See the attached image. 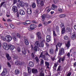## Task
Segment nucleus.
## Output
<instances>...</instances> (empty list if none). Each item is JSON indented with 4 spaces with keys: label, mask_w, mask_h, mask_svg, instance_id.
<instances>
[{
    "label": "nucleus",
    "mask_w": 76,
    "mask_h": 76,
    "mask_svg": "<svg viewBox=\"0 0 76 76\" xmlns=\"http://www.w3.org/2000/svg\"><path fill=\"white\" fill-rule=\"evenodd\" d=\"M4 3H5V2H1V4L0 7H2V6H3V4H4Z\"/></svg>",
    "instance_id": "52"
},
{
    "label": "nucleus",
    "mask_w": 76,
    "mask_h": 76,
    "mask_svg": "<svg viewBox=\"0 0 76 76\" xmlns=\"http://www.w3.org/2000/svg\"><path fill=\"white\" fill-rule=\"evenodd\" d=\"M53 2L55 4H56L58 2V0H54Z\"/></svg>",
    "instance_id": "53"
},
{
    "label": "nucleus",
    "mask_w": 76,
    "mask_h": 76,
    "mask_svg": "<svg viewBox=\"0 0 76 76\" xmlns=\"http://www.w3.org/2000/svg\"><path fill=\"white\" fill-rule=\"evenodd\" d=\"M45 65L47 66V68L48 69H49V65H50V64H49V62H47V61L45 62Z\"/></svg>",
    "instance_id": "27"
},
{
    "label": "nucleus",
    "mask_w": 76,
    "mask_h": 76,
    "mask_svg": "<svg viewBox=\"0 0 76 76\" xmlns=\"http://www.w3.org/2000/svg\"><path fill=\"white\" fill-rule=\"evenodd\" d=\"M17 50L18 52H20L21 51V50H20V48L19 47H18L17 48Z\"/></svg>",
    "instance_id": "48"
},
{
    "label": "nucleus",
    "mask_w": 76,
    "mask_h": 76,
    "mask_svg": "<svg viewBox=\"0 0 76 76\" xmlns=\"http://www.w3.org/2000/svg\"><path fill=\"white\" fill-rule=\"evenodd\" d=\"M60 26L61 27V33L62 34H64L66 32V27L64 26V24L61 23L60 24Z\"/></svg>",
    "instance_id": "1"
},
{
    "label": "nucleus",
    "mask_w": 76,
    "mask_h": 76,
    "mask_svg": "<svg viewBox=\"0 0 76 76\" xmlns=\"http://www.w3.org/2000/svg\"><path fill=\"white\" fill-rule=\"evenodd\" d=\"M13 12L16 13L18 12V7L16 6H13L12 9Z\"/></svg>",
    "instance_id": "8"
},
{
    "label": "nucleus",
    "mask_w": 76,
    "mask_h": 76,
    "mask_svg": "<svg viewBox=\"0 0 76 76\" xmlns=\"http://www.w3.org/2000/svg\"><path fill=\"white\" fill-rule=\"evenodd\" d=\"M31 57L33 58H35V55H34V54L33 53H32L31 55Z\"/></svg>",
    "instance_id": "54"
},
{
    "label": "nucleus",
    "mask_w": 76,
    "mask_h": 76,
    "mask_svg": "<svg viewBox=\"0 0 76 76\" xmlns=\"http://www.w3.org/2000/svg\"><path fill=\"white\" fill-rule=\"evenodd\" d=\"M17 17H18V18H19V12H17Z\"/></svg>",
    "instance_id": "61"
},
{
    "label": "nucleus",
    "mask_w": 76,
    "mask_h": 76,
    "mask_svg": "<svg viewBox=\"0 0 76 76\" xmlns=\"http://www.w3.org/2000/svg\"><path fill=\"white\" fill-rule=\"evenodd\" d=\"M13 58H14V59H17V58H18V56H14L13 57Z\"/></svg>",
    "instance_id": "58"
},
{
    "label": "nucleus",
    "mask_w": 76,
    "mask_h": 76,
    "mask_svg": "<svg viewBox=\"0 0 76 76\" xmlns=\"http://www.w3.org/2000/svg\"><path fill=\"white\" fill-rule=\"evenodd\" d=\"M51 41V37L49 35H48L46 37V42H49Z\"/></svg>",
    "instance_id": "12"
},
{
    "label": "nucleus",
    "mask_w": 76,
    "mask_h": 76,
    "mask_svg": "<svg viewBox=\"0 0 76 76\" xmlns=\"http://www.w3.org/2000/svg\"><path fill=\"white\" fill-rule=\"evenodd\" d=\"M51 59L52 61H54L55 60V57H51Z\"/></svg>",
    "instance_id": "57"
},
{
    "label": "nucleus",
    "mask_w": 76,
    "mask_h": 76,
    "mask_svg": "<svg viewBox=\"0 0 76 76\" xmlns=\"http://www.w3.org/2000/svg\"><path fill=\"white\" fill-rule=\"evenodd\" d=\"M39 44V43L38 41H37L35 42V46L34 47V51H37V49H38V45Z\"/></svg>",
    "instance_id": "7"
},
{
    "label": "nucleus",
    "mask_w": 76,
    "mask_h": 76,
    "mask_svg": "<svg viewBox=\"0 0 76 76\" xmlns=\"http://www.w3.org/2000/svg\"><path fill=\"white\" fill-rule=\"evenodd\" d=\"M14 4H15L17 3V0H14Z\"/></svg>",
    "instance_id": "62"
},
{
    "label": "nucleus",
    "mask_w": 76,
    "mask_h": 76,
    "mask_svg": "<svg viewBox=\"0 0 76 76\" xmlns=\"http://www.w3.org/2000/svg\"><path fill=\"white\" fill-rule=\"evenodd\" d=\"M64 39L65 40H67L69 39V37L67 36H64Z\"/></svg>",
    "instance_id": "37"
},
{
    "label": "nucleus",
    "mask_w": 76,
    "mask_h": 76,
    "mask_svg": "<svg viewBox=\"0 0 76 76\" xmlns=\"http://www.w3.org/2000/svg\"><path fill=\"white\" fill-rule=\"evenodd\" d=\"M49 52L51 55H53L54 53V50L53 48H50L49 49Z\"/></svg>",
    "instance_id": "11"
},
{
    "label": "nucleus",
    "mask_w": 76,
    "mask_h": 76,
    "mask_svg": "<svg viewBox=\"0 0 76 76\" xmlns=\"http://www.w3.org/2000/svg\"><path fill=\"white\" fill-rule=\"evenodd\" d=\"M13 39L14 40V41H16L17 40V39H16V37H13Z\"/></svg>",
    "instance_id": "55"
},
{
    "label": "nucleus",
    "mask_w": 76,
    "mask_h": 76,
    "mask_svg": "<svg viewBox=\"0 0 76 76\" xmlns=\"http://www.w3.org/2000/svg\"><path fill=\"white\" fill-rule=\"evenodd\" d=\"M28 41L27 39H24V42H25V43H26V42H27Z\"/></svg>",
    "instance_id": "63"
},
{
    "label": "nucleus",
    "mask_w": 76,
    "mask_h": 76,
    "mask_svg": "<svg viewBox=\"0 0 76 76\" xmlns=\"http://www.w3.org/2000/svg\"><path fill=\"white\" fill-rule=\"evenodd\" d=\"M45 10L48 13L50 12V11L51 10V8H49V7H47L45 9Z\"/></svg>",
    "instance_id": "30"
},
{
    "label": "nucleus",
    "mask_w": 76,
    "mask_h": 76,
    "mask_svg": "<svg viewBox=\"0 0 76 76\" xmlns=\"http://www.w3.org/2000/svg\"><path fill=\"white\" fill-rule=\"evenodd\" d=\"M58 11L60 13H61L63 11L62 10V9L61 8H59L58 9Z\"/></svg>",
    "instance_id": "43"
},
{
    "label": "nucleus",
    "mask_w": 76,
    "mask_h": 76,
    "mask_svg": "<svg viewBox=\"0 0 76 76\" xmlns=\"http://www.w3.org/2000/svg\"><path fill=\"white\" fill-rule=\"evenodd\" d=\"M15 64H17V65H18V64H19L20 65H21L22 64L21 62L19 61H17L15 62Z\"/></svg>",
    "instance_id": "34"
},
{
    "label": "nucleus",
    "mask_w": 76,
    "mask_h": 76,
    "mask_svg": "<svg viewBox=\"0 0 76 76\" xmlns=\"http://www.w3.org/2000/svg\"><path fill=\"white\" fill-rule=\"evenodd\" d=\"M6 16L7 17H9L10 16V13L8 12H7L6 13Z\"/></svg>",
    "instance_id": "50"
},
{
    "label": "nucleus",
    "mask_w": 76,
    "mask_h": 76,
    "mask_svg": "<svg viewBox=\"0 0 76 76\" xmlns=\"http://www.w3.org/2000/svg\"><path fill=\"white\" fill-rule=\"evenodd\" d=\"M2 39L5 41H7V42H10L12 40V38L9 36H7L5 37H2Z\"/></svg>",
    "instance_id": "2"
},
{
    "label": "nucleus",
    "mask_w": 76,
    "mask_h": 76,
    "mask_svg": "<svg viewBox=\"0 0 76 76\" xmlns=\"http://www.w3.org/2000/svg\"><path fill=\"white\" fill-rule=\"evenodd\" d=\"M59 17L61 18H63L65 17H66V15L64 14L60 15H59Z\"/></svg>",
    "instance_id": "28"
},
{
    "label": "nucleus",
    "mask_w": 76,
    "mask_h": 76,
    "mask_svg": "<svg viewBox=\"0 0 76 76\" xmlns=\"http://www.w3.org/2000/svg\"><path fill=\"white\" fill-rule=\"evenodd\" d=\"M20 5L21 7H23L25 5V3L23 2H21L20 3Z\"/></svg>",
    "instance_id": "31"
},
{
    "label": "nucleus",
    "mask_w": 76,
    "mask_h": 76,
    "mask_svg": "<svg viewBox=\"0 0 76 76\" xmlns=\"http://www.w3.org/2000/svg\"><path fill=\"white\" fill-rule=\"evenodd\" d=\"M8 46V47H9V49L10 48V50H13V49L15 48V46L12 45L11 44L9 45Z\"/></svg>",
    "instance_id": "17"
},
{
    "label": "nucleus",
    "mask_w": 76,
    "mask_h": 76,
    "mask_svg": "<svg viewBox=\"0 0 76 76\" xmlns=\"http://www.w3.org/2000/svg\"><path fill=\"white\" fill-rule=\"evenodd\" d=\"M6 56L8 60H10V59H11V58L10 57L9 55L8 54H6Z\"/></svg>",
    "instance_id": "26"
},
{
    "label": "nucleus",
    "mask_w": 76,
    "mask_h": 76,
    "mask_svg": "<svg viewBox=\"0 0 76 76\" xmlns=\"http://www.w3.org/2000/svg\"><path fill=\"white\" fill-rule=\"evenodd\" d=\"M32 71L33 73H38V70L36 69L33 68L32 69Z\"/></svg>",
    "instance_id": "18"
},
{
    "label": "nucleus",
    "mask_w": 76,
    "mask_h": 76,
    "mask_svg": "<svg viewBox=\"0 0 76 76\" xmlns=\"http://www.w3.org/2000/svg\"><path fill=\"white\" fill-rule=\"evenodd\" d=\"M32 7L34 9V8H35V7H36V4H35V3H33L32 4Z\"/></svg>",
    "instance_id": "35"
},
{
    "label": "nucleus",
    "mask_w": 76,
    "mask_h": 76,
    "mask_svg": "<svg viewBox=\"0 0 76 76\" xmlns=\"http://www.w3.org/2000/svg\"><path fill=\"white\" fill-rule=\"evenodd\" d=\"M45 55L46 56H49V57H50V56L49 54H48V52H47L46 53H45Z\"/></svg>",
    "instance_id": "56"
},
{
    "label": "nucleus",
    "mask_w": 76,
    "mask_h": 76,
    "mask_svg": "<svg viewBox=\"0 0 76 76\" xmlns=\"http://www.w3.org/2000/svg\"><path fill=\"white\" fill-rule=\"evenodd\" d=\"M30 28H31V30H34L35 29V28H36L37 27V26L35 24H31L30 26Z\"/></svg>",
    "instance_id": "14"
},
{
    "label": "nucleus",
    "mask_w": 76,
    "mask_h": 76,
    "mask_svg": "<svg viewBox=\"0 0 76 76\" xmlns=\"http://www.w3.org/2000/svg\"><path fill=\"white\" fill-rule=\"evenodd\" d=\"M2 46L4 49L5 48V50H8L9 49V45H8L7 44V43L6 42H4L3 43Z\"/></svg>",
    "instance_id": "6"
},
{
    "label": "nucleus",
    "mask_w": 76,
    "mask_h": 76,
    "mask_svg": "<svg viewBox=\"0 0 76 76\" xmlns=\"http://www.w3.org/2000/svg\"><path fill=\"white\" fill-rule=\"evenodd\" d=\"M58 46L59 47H60L61 46V43H59L57 44V45L56 46V49L55 50V53H56V52L58 51V48L57 46Z\"/></svg>",
    "instance_id": "9"
},
{
    "label": "nucleus",
    "mask_w": 76,
    "mask_h": 76,
    "mask_svg": "<svg viewBox=\"0 0 76 76\" xmlns=\"http://www.w3.org/2000/svg\"><path fill=\"white\" fill-rule=\"evenodd\" d=\"M17 36L18 38H21V37H20V35L19 33H17Z\"/></svg>",
    "instance_id": "47"
},
{
    "label": "nucleus",
    "mask_w": 76,
    "mask_h": 76,
    "mask_svg": "<svg viewBox=\"0 0 76 76\" xmlns=\"http://www.w3.org/2000/svg\"><path fill=\"white\" fill-rule=\"evenodd\" d=\"M19 13L20 15H24L25 14V11L21 9L19 10Z\"/></svg>",
    "instance_id": "10"
},
{
    "label": "nucleus",
    "mask_w": 76,
    "mask_h": 76,
    "mask_svg": "<svg viewBox=\"0 0 76 76\" xmlns=\"http://www.w3.org/2000/svg\"><path fill=\"white\" fill-rule=\"evenodd\" d=\"M29 22H30V21L29 20H27L25 22V23H23V24L24 25H28V24H30Z\"/></svg>",
    "instance_id": "22"
},
{
    "label": "nucleus",
    "mask_w": 76,
    "mask_h": 76,
    "mask_svg": "<svg viewBox=\"0 0 76 76\" xmlns=\"http://www.w3.org/2000/svg\"><path fill=\"white\" fill-rule=\"evenodd\" d=\"M66 55L67 56H68V57H70V53H68Z\"/></svg>",
    "instance_id": "59"
},
{
    "label": "nucleus",
    "mask_w": 76,
    "mask_h": 76,
    "mask_svg": "<svg viewBox=\"0 0 76 76\" xmlns=\"http://www.w3.org/2000/svg\"><path fill=\"white\" fill-rule=\"evenodd\" d=\"M60 68H61V66H59L57 70V72H58H58L60 71Z\"/></svg>",
    "instance_id": "45"
},
{
    "label": "nucleus",
    "mask_w": 76,
    "mask_h": 76,
    "mask_svg": "<svg viewBox=\"0 0 76 76\" xmlns=\"http://www.w3.org/2000/svg\"><path fill=\"white\" fill-rule=\"evenodd\" d=\"M35 60H36V61L37 62H39V59H38V57H35Z\"/></svg>",
    "instance_id": "41"
},
{
    "label": "nucleus",
    "mask_w": 76,
    "mask_h": 76,
    "mask_svg": "<svg viewBox=\"0 0 76 76\" xmlns=\"http://www.w3.org/2000/svg\"><path fill=\"white\" fill-rule=\"evenodd\" d=\"M45 42V40H43L41 42L42 44H40V45H41V47H44V43H43V42Z\"/></svg>",
    "instance_id": "40"
},
{
    "label": "nucleus",
    "mask_w": 76,
    "mask_h": 76,
    "mask_svg": "<svg viewBox=\"0 0 76 76\" xmlns=\"http://www.w3.org/2000/svg\"><path fill=\"white\" fill-rule=\"evenodd\" d=\"M27 13L29 15L32 13V10L30 8H28L27 10Z\"/></svg>",
    "instance_id": "13"
},
{
    "label": "nucleus",
    "mask_w": 76,
    "mask_h": 76,
    "mask_svg": "<svg viewBox=\"0 0 76 76\" xmlns=\"http://www.w3.org/2000/svg\"><path fill=\"white\" fill-rule=\"evenodd\" d=\"M19 73V70L18 69H16L15 71V74L16 75H18Z\"/></svg>",
    "instance_id": "32"
},
{
    "label": "nucleus",
    "mask_w": 76,
    "mask_h": 76,
    "mask_svg": "<svg viewBox=\"0 0 76 76\" xmlns=\"http://www.w3.org/2000/svg\"><path fill=\"white\" fill-rule=\"evenodd\" d=\"M53 35H54V37H56L57 36V35H56V32L54 31H53Z\"/></svg>",
    "instance_id": "49"
},
{
    "label": "nucleus",
    "mask_w": 76,
    "mask_h": 76,
    "mask_svg": "<svg viewBox=\"0 0 76 76\" xmlns=\"http://www.w3.org/2000/svg\"><path fill=\"white\" fill-rule=\"evenodd\" d=\"M28 74L26 72L23 73V76H28Z\"/></svg>",
    "instance_id": "44"
},
{
    "label": "nucleus",
    "mask_w": 76,
    "mask_h": 76,
    "mask_svg": "<svg viewBox=\"0 0 76 76\" xmlns=\"http://www.w3.org/2000/svg\"><path fill=\"white\" fill-rule=\"evenodd\" d=\"M65 58V56H64L63 58H61L60 59H61V61L63 62V61H64Z\"/></svg>",
    "instance_id": "42"
},
{
    "label": "nucleus",
    "mask_w": 76,
    "mask_h": 76,
    "mask_svg": "<svg viewBox=\"0 0 76 76\" xmlns=\"http://www.w3.org/2000/svg\"><path fill=\"white\" fill-rule=\"evenodd\" d=\"M66 46V47H67L68 49H69V48L70 46V42L68 41L67 43L65 44Z\"/></svg>",
    "instance_id": "19"
},
{
    "label": "nucleus",
    "mask_w": 76,
    "mask_h": 76,
    "mask_svg": "<svg viewBox=\"0 0 76 76\" xmlns=\"http://www.w3.org/2000/svg\"><path fill=\"white\" fill-rule=\"evenodd\" d=\"M22 53L24 54V55H26V50L25 48L22 49Z\"/></svg>",
    "instance_id": "25"
},
{
    "label": "nucleus",
    "mask_w": 76,
    "mask_h": 76,
    "mask_svg": "<svg viewBox=\"0 0 76 76\" xmlns=\"http://www.w3.org/2000/svg\"><path fill=\"white\" fill-rule=\"evenodd\" d=\"M40 5L41 6H43L44 5V1H40Z\"/></svg>",
    "instance_id": "36"
},
{
    "label": "nucleus",
    "mask_w": 76,
    "mask_h": 76,
    "mask_svg": "<svg viewBox=\"0 0 76 76\" xmlns=\"http://www.w3.org/2000/svg\"><path fill=\"white\" fill-rule=\"evenodd\" d=\"M44 63V61L43 59H41V61H40V64L41 65L42 64H43Z\"/></svg>",
    "instance_id": "38"
},
{
    "label": "nucleus",
    "mask_w": 76,
    "mask_h": 76,
    "mask_svg": "<svg viewBox=\"0 0 76 76\" xmlns=\"http://www.w3.org/2000/svg\"><path fill=\"white\" fill-rule=\"evenodd\" d=\"M39 58L41 57L42 58L44 59L45 60H48V58H46V56L45 54L43 55V52H41L40 56Z\"/></svg>",
    "instance_id": "4"
},
{
    "label": "nucleus",
    "mask_w": 76,
    "mask_h": 76,
    "mask_svg": "<svg viewBox=\"0 0 76 76\" xmlns=\"http://www.w3.org/2000/svg\"><path fill=\"white\" fill-rule=\"evenodd\" d=\"M25 5V6H26V7H28V6H29V4H28V3L26 2L24 3Z\"/></svg>",
    "instance_id": "46"
},
{
    "label": "nucleus",
    "mask_w": 76,
    "mask_h": 76,
    "mask_svg": "<svg viewBox=\"0 0 76 76\" xmlns=\"http://www.w3.org/2000/svg\"><path fill=\"white\" fill-rule=\"evenodd\" d=\"M7 65L8 67H11V65H10V63H9V62H7Z\"/></svg>",
    "instance_id": "51"
},
{
    "label": "nucleus",
    "mask_w": 76,
    "mask_h": 76,
    "mask_svg": "<svg viewBox=\"0 0 76 76\" xmlns=\"http://www.w3.org/2000/svg\"><path fill=\"white\" fill-rule=\"evenodd\" d=\"M29 65L30 67H34V63L32 61H30L29 63Z\"/></svg>",
    "instance_id": "20"
},
{
    "label": "nucleus",
    "mask_w": 76,
    "mask_h": 76,
    "mask_svg": "<svg viewBox=\"0 0 76 76\" xmlns=\"http://www.w3.org/2000/svg\"><path fill=\"white\" fill-rule=\"evenodd\" d=\"M55 8H57V6L54 4H52V9H53V10H54Z\"/></svg>",
    "instance_id": "33"
},
{
    "label": "nucleus",
    "mask_w": 76,
    "mask_h": 76,
    "mask_svg": "<svg viewBox=\"0 0 76 76\" xmlns=\"http://www.w3.org/2000/svg\"><path fill=\"white\" fill-rule=\"evenodd\" d=\"M7 69L5 68L3 70L1 74V75L2 76H5L6 75H7Z\"/></svg>",
    "instance_id": "5"
},
{
    "label": "nucleus",
    "mask_w": 76,
    "mask_h": 76,
    "mask_svg": "<svg viewBox=\"0 0 76 76\" xmlns=\"http://www.w3.org/2000/svg\"><path fill=\"white\" fill-rule=\"evenodd\" d=\"M45 18H46V15H43L42 16V22H44V19H45Z\"/></svg>",
    "instance_id": "24"
},
{
    "label": "nucleus",
    "mask_w": 76,
    "mask_h": 76,
    "mask_svg": "<svg viewBox=\"0 0 76 76\" xmlns=\"http://www.w3.org/2000/svg\"><path fill=\"white\" fill-rule=\"evenodd\" d=\"M46 45L47 47H50V45H49L47 43H46Z\"/></svg>",
    "instance_id": "60"
},
{
    "label": "nucleus",
    "mask_w": 76,
    "mask_h": 76,
    "mask_svg": "<svg viewBox=\"0 0 76 76\" xmlns=\"http://www.w3.org/2000/svg\"><path fill=\"white\" fill-rule=\"evenodd\" d=\"M64 53V49L63 48H61L59 50V53H58V56H61L63 55Z\"/></svg>",
    "instance_id": "3"
},
{
    "label": "nucleus",
    "mask_w": 76,
    "mask_h": 76,
    "mask_svg": "<svg viewBox=\"0 0 76 76\" xmlns=\"http://www.w3.org/2000/svg\"><path fill=\"white\" fill-rule=\"evenodd\" d=\"M10 26L12 28V29H14L15 28V26L13 25V24H11L10 25Z\"/></svg>",
    "instance_id": "39"
},
{
    "label": "nucleus",
    "mask_w": 76,
    "mask_h": 76,
    "mask_svg": "<svg viewBox=\"0 0 76 76\" xmlns=\"http://www.w3.org/2000/svg\"><path fill=\"white\" fill-rule=\"evenodd\" d=\"M76 39V34H72V36H71V39L72 40H75Z\"/></svg>",
    "instance_id": "16"
},
{
    "label": "nucleus",
    "mask_w": 76,
    "mask_h": 76,
    "mask_svg": "<svg viewBox=\"0 0 76 76\" xmlns=\"http://www.w3.org/2000/svg\"><path fill=\"white\" fill-rule=\"evenodd\" d=\"M37 37L39 39H41V32H38L37 33Z\"/></svg>",
    "instance_id": "15"
},
{
    "label": "nucleus",
    "mask_w": 76,
    "mask_h": 76,
    "mask_svg": "<svg viewBox=\"0 0 76 76\" xmlns=\"http://www.w3.org/2000/svg\"><path fill=\"white\" fill-rule=\"evenodd\" d=\"M66 31L67 32H70L71 31V29L70 28L67 27L66 28Z\"/></svg>",
    "instance_id": "29"
},
{
    "label": "nucleus",
    "mask_w": 76,
    "mask_h": 76,
    "mask_svg": "<svg viewBox=\"0 0 76 76\" xmlns=\"http://www.w3.org/2000/svg\"><path fill=\"white\" fill-rule=\"evenodd\" d=\"M30 38H34V36L33 35H31L30 36Z\"/></svg>",
    "instance_id": "64"
},
{
    "label": "nucleus",
    "mask_w": 76,
    "mask_h": 76,
    "mask_svg": "<svg viewBox=\"0 0 76 76\" xmlns=\"http://www.w3.org/2000/svg\"><path fill=\"white\" fill-rule=\"evenodd\" d=\"M27 69L29 75H31V72L32 71L31 69V68L29 67H28Z\"/></svg>",
    "instance_id": "21"
},
{
    "label": "nucleus",
    "mask_w": 76,
    "mask_h": 76,
    "mask_svg": "<svg viewBox=\"0 0 76 76\" xmlns=\"http://www.w3.org/2000/svg\"><path fill=\"white\" fill-rule=\"evenodd\" d=\"M57 66H58V64H57V62H56L54 64V65L53 67V69L54 70H56V67H57Z\"/></svg>",
    "instance_id": "23"
}]
</instances>
